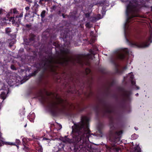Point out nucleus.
I'll return each instance as SVG.
<instances>
[{
  "mask_svg": "<svg viewBox=\"0 0 152 152\" xmlns=\"http://www.w3.org/2000/svg\"><path fill=\"white\" fill-rule=\"evenodd\" d=\"M89 119L86 116H81L80 121L76 123L74 121V125L72 127V139L65 136L63 139V142L73 143L78 145L79 148H83L86 145V141L89 140L91 136V131L89 129Z\"/></svg>",
  "mask_w": 152,
  "mask_h": 152,
  "instance_id": "nucleus-1",
  "label": "nucleus"
},
{
  "mask_svg": "<svg viewBox=\"0 0 152 152\" xmlns=\"http://www.w3.org/2000/svg\"><path fill=\"white\" fill-rule=\"evenodd\" d=\"M53 59L52 53H50L49 54L48 58H45V59H42L39 62L35 63L34 67L36 69H34L33 72L28 75V79L35 76L41 69L42 70L40 72L38 77V81L40 83L47 81L49 76L48 72L56 74V67L58 66L51 64Z\"/></svg>",
  "mask_w": 152,
  "mask_h": 152,
  "instance_id": "nucleus-2",
  "label": "nucleus"
},
{
  "mask_svg": "<svg viewBox=\"0 0 152 152\" xmlns=\"http://www.w3.org/2000/svg\"><path fill=\"white\" fill-rule=\"evenodd\" d=\"M142 7H148L145 5L144 0H132L129 1L126 6V22L125 24V28L127 23H129L134 18L140 17L139 12L140 9Z\"/></svg>",
  "mask_w": 152,
  "mask_h": 152,
  "instance_id": "nucleus-3",
  "label": "nucleus"
},
{
  "mask_svg": "<svg viewBox=\"0 0 152 152\" xmlns=\"http://www.w3.org/2000/svg\"><path fill=\"white\" fill-rule=\"evenodd\" d=\"M53 45L55 47L57 55V59L56 61V63L64 68L66 67L71 60V59L66 56L69 53V50L68 48H62L57 42H54Z\"/></svg>",
  "mask_w": 152,
  "mask_h": 152,
  "instance_id": "nucleus-4",
  "label": "nucleus"
},
{
  "mask_svg": "<svg viewBox=\"0 0 152 152\" xmlns=\"http://www.w3.org/2000/svg\"><path fill=\"white\" fill-rule=\"evenodd\" d=\"M58 101H52L49 102L47 107L53 116H56L64 112L66 106L63 104L64 100L61 98H57Z\"/></svg>",
  "mask_w": 152,
  "mask_h": 152,
  "instance_id": "nucleus-5",
  "label": "nucleus"
},
{
  "mask_svg": "<svg viewBox=\"0 0 152 152\" xmlns=\"http://www.w3.org/2000/svg\"><path fill=\"white\" fill-rule=\"evenodd\" d=\"M116 130V128L113 125L111 126L109 140L114 145L119 140L121 135L123 133L122 130L117 131Z\"/></svg>",
  "mask_w": 152,
  "mask_h": 152,
  "instance_id": "nucleus-6",
  "label": "nucleus"
},
{
  "mask_svg": "<svg viewBox=\"0 0 152 152\" xmlns=\"http://www.w3.org/2000/svg\"><path fill=\"white\" fill-rule=\"evenodd\" d=\"M151 37L150 36L146 39L145 41H141L140 42H130L129 40L127 39V41L129 42V45L132 47H136L140 48H146L150 45L149 42H152Z\"/></svg>",
  "mask_w": 152,
  "mask_h": 152,
  "instance_id": "nucleus-7",
  "label": "nucleus"
},
{
  "mask_svg": "<svg viewBox=\"0 0 152 152\" xmlns=\"http://www.w3.org/2000/svg\"><path fill=\"white\" fill-rule=\"evenodd\" d=\"M69 30L68 28H66L65 29H63L61 31L60 36L64 41V46L67 48L69 47L70 45L69 41H67L66 39L69 35Z\"/></svg>",
  "mask_w": 152,
  "mask_h": 152,
  "instance_id": "nucleus-8",
  "label": "nucleus"
},
{
  "mask_svg": "<svg viewBox=\"0 0 152 152\" xmlns=\"http://www.w3.org/2000/svg\"><path fill=\"white\" fill-rule=\"evenodd\" d=\"M63 74V75H65L64 77V79H68L69 81L74 84L75 86V84H76L77 82L79 81V77L77 76L76 77L74 76L73 74L71 72L69 73L64 72Z\"/></svg>",
  "mask_w": 152,
  "mask_h": 152,
  "instance_id": "nucleus-9",
  "label": "nucleus"
},
{
  "mask_svg": "<svg viewBox=\"0 0 152 152\" xmlns=\"http://www.w3.org/2000/svg\"><path fill=\"white\" fill-rule=\"evenodd\" d=\"M23 12H22L19 15H13L10 17V20L12 22V23L20 24L23 17Z\"/></svg>",
  "mask_w": 152,
  "mask_h": 152,
  "instance_id": "nucleus-10",
  "label": "nucleus"
},
{
  "mask_svg": "<svg viewBox=\"0 0 152 152\" xmlns=\"http://www.w3.org/2000/svg\"><path fill=\"white\" fill-rule=\"evenodd\" d=\"M123 92V96L124 97V99L123 100L124 102L129 101L130 99V96L132 94V92L131 91H127L125 90L124 89H122Z\"/></svg>",
  "mask_w": 152,
  "mask_h": 152,
  "instance_id": "nucleus-11",
  "label": "nucleus"
},
{
  "mask_svg": "<svg viewBox=\"0 0 152 152\" xmlns=\"http://www.w3.org/2000/svg\"><path fill=\"white\" fill-rule=\"evenodd\" d=\"M20 143L21 142L20 140L18 139H16L15 142L14 143L4 142L1 140H0V147L5 144L7 145H15L18 147V145H20Z\"/></svg>",
  "mask_w": 152,
  "mask_h": 152,
  "instance_id": "nucleus-12",
  "label": "nucleus"
},
{
  "mask_svg": "<svg viewBox=\"0 0 152 152\" xmlns=\"http://www.w3.org/2000/svg\"><path fill=\"white\" fill-rule=\"evenodd\" d=\"M35 35L33 34H31L29 36V38L28 39H26L25 41L26 44L30 45L32 42H34L35 41Z\"/></svg>",
  "mask_w": 152,
  "mask_h": 152,
  "instance_id": "nucleus-13",
  "label": "nucleus"
},
{
  "mask_svg": "<svg viewBox=\"0 0 152 152\" xmlns=\"http://www.w3.org/2000/svg\"><path fill=\"white\" fill-rule=\"evenodd\" d=\"M101 102L104 104L105 108V110L102 111V116L103 117H105V116L106 113L110 114L113 112V109H110L106 107V104L104 103V101L102 100H101Z\"/></svg>",
  "mask_w": 152,
  "mask_h": 152,
  "instance_id": "nucleus-14",
  "label": "nucleus"
},
{
  "mask_svg": "<svg viewBox=\"0 0 152 152\" xmlns=\"http://www.w3.org/2000/svg\"><path fill=\"white\" fill-rule=\"evenodd\" d=\"M119 66L118 64H115V73L116 74L121 75L123 73L124 70L127 69V67L126 66H125L123 67L122 69H119L118 68Z\"/></svg>",
  "mask_w": 152,
  "mask_h": 152,
  "instance_id": "nucleus-15",
  "label": "nucleus"
},
{
  "mask_svg": "<svg viewBox=\"0 0 152 152\" xmlns=\"http://www.w3.org/2000/svg\"><path fill=\"white\" fill-rule=\"evenodd\" d=\"M38 11V10H35L33 12L29 11L28 13L27 12L25 14V17L26 18L27 16L28 17V16H29V17L30 18H34V14L36 15L38 17H39V15L37 13Z\"/></svg>",
  "mask_w": 152,
  "mask_h": 152,
  "instance_id": "nucleus-16",
  "label": "nucleus"
},
{
  "mask_svg": "<svg viewBox=\"0 0 152 152\" xmlns=\"http://www.w3.org/2000/svg\"><path fill=\"white\" fill-rule=\"evenodd\" d=\"M39 99L41 103L44 104L45 102V99L42 91H40L37 95L36 97Z\"/></svg>",
  "mask_w": 152,
  "mask_h": 152,
  "instance_id": "nucleus-17",
  "label": "nucleus"
},
{
  "mask_svg": "<svg viewBox=\"0 0 152 152\" xmlns=\"http://www.w3.org/2000/svg\"><path fill=\"white\" fill-rule=\"evenodd\" d=\"M18 14V11L17 10L16 8H15L12 9H11L10 12L8 13V15H17Z\"/></svg>",
  "mask_w": 152,
  "mask_h": 152,
  "instance_id": "nucleus-18",
  "label": "nucleus"
},
{
  "mask_svg": "<svg viewBox=\"0 0 152 152\" xmlns=\"http://www.w3.org/2000/svg\"><path fill=\"white\" fill-rule=\"evenodd\" d=\"M82 58V56L79 55L77 57L76 59V60L77 62V63L83 65V64Z\"/></svg>",
  "mask_w": 152,
  "mask_h": 152,
  "instance_id": "nucleus-19",
  "label": "nucleus"
},
{
  "mask_svg": "<svg viewBox=\"0 0 152 152\" xmlns=\"http://www.w3.org/2000/svg\"><path fill=\"white\" fill-rule=\"evenodd\" d=\"M94 110L95 111L96 116H98L99 114L100 109L98 105H96L94 107Z\"/></svg>",
  "mask_w": 152,
  "mask_h": 152,
  "instance_id": "nucleus-20",
  "label": "nucleus"
},
{
  "mask_svg": "<svg viewBox=\"0 0 152 152\" xmlns=\"http://www.w3.org/2000/svg\"><path fill=\"white\" fill-rule=\"evenodd\" d=\"M130 152H141V150L139 145H137L133 148V151Z\"/></svg>",
  "mask_w": 152,
  "mask_h": 152,
  "instance_id": "nucleus-21",
  "label": "nucleus"
},
{
  "mask_svg": "<svg viewBox=\"0 0 152 152\" xmlns=\"http://www.w3.org/2000/svg\"><path fill=\"white\" fill-rule=\"evenodd\" d=\"M125 55L123 53H119L117 56L118 58L121 60H123L125 58Z\"/></svg>",
  "mask_w": 152,
  "mask_h": 152,
  "instance_id": "nucleus-22",
  "label": "nucleus"
},
{
  "mask_svg": "<svg viewBox=\"0 0 152 152\" xmlns=\"http://www.w3.org/2000/svg\"><path fill=\"white\" fill-rule=\"evenodd\" d=\"M28 140V141H31V139H26L25 138H24L22 139V141L23 142V144L24 145V146L25 145H26L27 144V143L28 142V140Z\"/></svg>",
  "mask_w": 152,
  "mask_h": 152,
  "instance_id": "nucleus-23",
  "label": "nucleus"
},
{
  "mask_svg": "<svg viewBox=\"0 0 152 152\" xmlns=\"http://www.w3.org/2000/svg\"><path fill=\"white\" fill-rule=\"evenodd\" d=\"M88 107V106H85L83 107H79L77 109V111L79 112H81L84 110H85Z\"/></svg>",
  "mask_w": 152,
  "mask_h": 152,
  "instance_id": "nucleus-24",
  "label": "nucleus"
},
{
  "mask_svg": "<svg viewBox=\"0 0 152 152\" xmlns=\"http://www.w3.org/2000/svg\"><path fill=\"white\" fill-rule=\"evenodd\" d=\"M46 12L45 10H43L40 16L41 18V19H43L45 16Z\"/></svg>",
  "mask_w": 152,
  "mask_h": 152,
  "instance_id": "nucleus-25",
  "label": "nucleus"
},
{
  "mask_svg": "<svg viewBox=\"0 0 152 152\" xmlns=\"http://www.w3.org/2000/svg\"><path fill=\"white\" fill-rule=\"evenodd\" d=\"M43 148L41 146L39 145L37 148L36 152H42Z\"/></svg>",
  "mask_w": 152,
  "mask_h": 152,
  "instance_id": "nucleus-26",
  "label": "nucleus"
},
{
  "mask_svg": "<svg viewBox=\"0 0 152 152\" xmlns=\"http://www.w3.org/2000/svg\"><path fill=\"white\" fill-rule=\"evenodd\" d=\"M6 95L5 93L3 92L1 93V94H0V96L1 98L3 100H4L6 98Z\"/></svg>",
  "mask_w": 152,
  "mask_h": 152,
  "instance_id": "nucleus-27",
  "label": "nucleus"
},
{
  "mask_svg": "<svg viewBox=\"0 0 152 152\" xmlns=\"http://www.w3.org/2000/svg\"><path fill=\"white\" fill-rule=\"evenodd\" d=\"M5 33L7 34H9L11 31V28H10L9 27L7 28H5Z\"/></svg>",
  "mask_w": 152,
  "mask_h": 152,
  "instance_id": "nucleus-28",
  "label": "nucleus"
},
{
  "mask_svg": "<svg viewBox=\"0 0 152 152\" xmlns=\"http://www.w3.org/2000/svg\"><path fill=\"white\" fill-rule=\"evenodd\" d=\"M106 7L105 6H103L102 7V12L103 15H104L105 14L106 10Z\"/></svg>",
  "mask_w": 152,
  "mask_h": 152,
  "instance_id": "nucleus-29",
  "label": "nucleus"
},
{
  "mask_svg": "<svg viewBox=\"0 0 152 152\" xmlns=\"http://www.w3.org/2000/svg\"><path fill=\"white\" fill-rule=\"evenodd\" d=\"M23 150L26 152H30L29 148L25 145H24V146Z\"/></svg>",
  "mask_w": 152,
  "mask_h": 152,
  "instance_id": "nucleus-30",
  "label": "nucleus"
},
{
  "mask_svg": "<svg viewBox=\"0 0 152 152\" xmlns=\"http://www.w3.org/2000/svg\"><path fill=\"white\" fill-rule=\"evenodd\" d=\"M5 11L2 8H0V15L2 16L3 14L5 13Z\"/></svg>",
  "mask_w": 152,
  "mask_h": 152,
  "instance_id": "nucleus-31",
  "label": "nucleus"
},
{
  "mask_svg": "<svg viewBox=\"0 0 152 152\" xmlns=\"http://www.w3.org/2000/svg\"><path fill=\"white\" fill-rule=\"evenodd\" d=\"M100 19V18H99L98 19H97V18L95 17H94L92 18L91 20V21L92 22H95L97 20H99Z\"/></svg>",
  "mask_w": 152,
  "mask_h": 152,
  "instance_id": "nucleus-32",
  "label": "nucleus"
},
{
  "mask_svg": "<svg viewBox=\"0 0 152 152\" xmlns=\"http://www.w3.org/2000/svg\"><path fill=\"white\" fill-rule=\"evenodd\" d=\"M35 6L36 9L35 10H38V8L39 7V5L37 4V1H35L34 2V4Z\"/></svg>",
  "mask_w": 152,
  "mask_h": 152,
  "instance_id": "nucleus-33",
  "label": "nucleus"
},
{
  "mask_svg": "<svg viewBox=\"0 0 152 152\" xmlns=\"http://www.w3.org/2000/svg\"><path fill=\"white\" fill-rule=\"evenodd\" d=\"M32 137H33V140L35 141V142H36L38 144H39V142H38V138H35L34 137H33V136H32Z\"/></svg>",
  "mask_w": 152,
  "mask_h": 152,
  "instance_id": "nucleus-34",
  "label": "nucleus"
},
{
  "mask_svg": "<svg viewBox=\"0 0 152 152\" xmlns=\"http://www.w3.org/2000/svg\"><path fill=\"white\" fill-rule=\"evenodd\" d=\"M109 88L107 89V91L104 93V94L106 96H108L109 94Z\"/></svg>",
  "mask_w": 152,
  "mask_h": 152,
  "instance_id": "nucleus-35",
  "label": "nucleus"
},
{
  "mask_svg": "<svg viewBox=\"0 0 152 152\" xmlns=\"http://www.w3.org/2000/svg\"><path fill=\"white\" fill-rule=\"evenodd\" d=\"M85 26L87 28H90L91 27V26L89 22H87L85 24Z\"/></svg>",
  "mask_w": 152,
  "mask_h": 152,
  "instance_id": "nucleus-36",
  "label": "nucleus"
},
{
  "mask_svg": "<svg viewBox=\"0 0 152 152\" xmlns=\"http://www.w3.org/2000/svg\"><path fill=\"white\" fill-rule=\"evenodd\" d=\"M43 1L45 2V0H39V2H38V3L39 4L41 5V6H43L44 4H43L42 3Z\"/></svg>",
  "mask_w": 152,
  "mask_h": 152,
  "instance_id": "nucleus-37",
  "label": "nucleus"
},
{
  "mask_svg": "<svg viewBox=\"0 0 152 152\" xmlns=\"http://www.w3.org/2000/svg\"><path fill=\"white\" fill-rule=\"evenodd\" d=\"M90 13H87L85 14V17L86 18H88L90 16Z\"/></svg>",
  "mask_w": 152,
  "mask_h": 152,
  "instance_id": "nucleus-38",
  "label": "nucleus"
},
{
  "mask_svg": "<svg viewBox=\"0 0 152 152\" xmlns=\"http://www.w3.org/2000/svg\"><path fill=\"white\" fill-rule=\"evenodd\" d=\"M57 8V6L56 5H54L51 7V9L55 10H56Z\"/></svg>",
  "mask_w": 152,
  "mask_h": 152,
  "instance_id": "nucleus-39",
  "label": "nucleus"
},
{
  "mask_svg": "<svg viewBox=\"0 0 152 152\" xmlns=\"http://www.w3.org/2000/svg\"><path fill=\"white\" fill-rule=\"evenodd\" d=\"M31 25L30 24H26L25 27L26 28H29L31 27Z\"/></svg>",
  "mask_w": 152,
  "mask_h": 152,
  "instance_id": "nucleus-40",
  "label": "nucleus"
},
{
  "mask_svg": "<svg viewBox=\"0 0 152 152\" xmlns=\"http://www.w3.org/2000/svg\"><path fill=\"white\" fill-rule=\"evenodd\" d=\"M89 52L92 54L94 55V51L92 49H90L89 50Z\"/></svg>",
  "mask_w": 152,
  "mask_h": 152,
  "instance_id": "nucleus-41",
  "label": "nucleus"
},
{
  "mask_svg": "<svg viewBox=\"0 0 152 152\" xmlns=\"http://www.w3.org/2000/svg\"><path fill=\"white\" fill-rule=\"evenodd\" d=\"M11 68L13 70H16V67L15 66H14L13 65H11Z\"/></svg>",
  "mask_w": 152,
  "mask_h": 152,
  "instance_id": "nucleus-42",
  "label": "nucleus"
},
{
  "mask_svg": "<svg viewBox=\"0 0 152 152\" xmlns=\"http://www.w3.org/2000/svg\"><path fill=\"white\" fill-rule=\"evenodd\" d=\"M87 56L90 59H92L91 56V54H88L87 55Z\"/></svg>",
  "mask_w": 152,
  "mask_h": 152,
  "instance_id": "nucleus-43",
  "label": "nucleus"
},
{
  "mask_svg": "<svg viewBox=\"0 0 152 152\" xmlns=\"http://www.w3.org/2000/svg\"><path fill=\"white\" fill-rule=\"evenodd\" d=\"M53 94L52 92L48 93V92H47V94L48 96H50V95H52Z\"/></svg>",
  "mask_w": 152,
  "mask_h": 152,
  "instance_id": "nucleus-44",
  "label": "nucleus"
},
{
  "mask_svg": "<svg viewBox=\"0 0 152 152\" xmlns=\"http://www.w3.org/2000/svg\"><path fill=\"white\" fill-rule=\"evenodd\" d=\"M25 10L27 11H29L30 7H26L25 8Z\"/></svg>",
  "mask_w": 152,
  "mask_h": 152,
  "instance_id": "nucleus-45",
  "label": "nucleus"
},
{
  "mask_svg": "<svg viewBox=\"0 0 152 152\" xmlns=\"http://www.w3.org/2000/svg\"><path fill=\"white\" fill-rule=\"evenodd\" d=\"M131 83L132 85L134 86L135 85L136 83L134 81L132 80L131 81Z\"/></svg>",
  "mask_w": 152,
  "mask_h": 152,
  "instance_id": "nucleus-46",
  "label": "nucleus"
},
{
  "mask_svg": "<svg viewBox=\"0 0 152 152\" xmlns=\"http://www.w3.org/2000/svg\"><path fill=\"white\" fill-rule=\"evenodd\" d=\"M68 92L72 93H74V91H73L71 89H70V90H68Z\"/></svg>",
  "mask_w": 152,
  "mask_h": 152,
  "instance_id": "nucleus-47",
  "label": "nucleus"
},
{
  "mask_svg": "<svg viewBox=\"0 0 152 152\" xmlns=\"http://www.w3.org/2000/svg\"><path fill=\"white\" fill-rule=\"evenodd\" d=\"M124 51L126 53H129V51L127 48H126L125 49V50H124Z\"/></svg>",
  "mask_w": 152,
  "mask_h": 152,
  "instance_id": "nucleus-48",
  "label": "nucleus"
},
{
  "mask_svg": "<svg viewBox=\"0 0 152 152\" xmlns=\"http://www.w3.org/2000/svg\"><path fill=\"white\" fill-rule=\"evenodd\" d=\"M49 139L48 138H46L45 137H44L43 139V140H49Z\"/></svg>",
  "mask_w": 152,
  "mask_h": 152,
  "instance_id": "nucleus-49",
  "label": "nucleus"
},
{
  "mask_svg": "<svg viewBox=\"0 0 152 152\" xmlns=\"http://www.w3.org/2000/svg\"><path fill=\"white\" fill-rule=\"evenodd\" d=\"M61 12L60 10H59L58 12V14L60 16H61Z\"/></svg>",
  "mask_w": 152,
  "mask_h": 152,
  "instance_id": "nucleus-50",
  "label": "nucleus"
},
{
  "mask_svg": "<svg viewBox=\"0 0 152 152\" xmlns=\"http://www.w3.org/2000/svg\"><path fill=\"white\" fill-rule=\"evenodd\" d=\"M122 2H126L129 1V0H121Z\"/></svg>",
  "mask_w": 152,
  "mask_h": 152,
  "instance_id": "nucleus-51",
  "label": "nucleus"
},
{
  "mask_svg": "<svg viewBox=\"0 0 152 152\" xmlns=\"http://www.w3.org/2000/svg\"><path fill=\"white\" fill-rule=\"evenodd\" d=\"M99 132L101 134H102V132L101 129H99Z\"/></svg>",
  "mask_w": 152,
  "mask_h": 152,
  "instance_id": "nucleus-52",
  "label": "nucleus"
},
{
  "mask_svg": "<svg viewBox=\"0 0 152 152\" xmlns=\"http://www.w3.org/2000/svg\"><path fill=\"white\" fill-rule=\"evenodd\" d=\"M87 69H88V71H89L88 72H86V74H88V73H90V72H91V70H90V69H87H87H86V70Z\"/></svg>",
  "mask_w": 152,
  "mask_h": 152,
  "instance_id": "nucleus-53",
  "label": "nucleus"
},
{
  "mask_svg": "<svg viewBox=\"0 0 152 152\" xmlns=\"http://www.w3.org/2000/svg\"><path fill=\"white\" fill-rule=\"evenodd\" d=\"M62 16L64 18H65V16L64 15V13H62Z\"/></svg>",
  "mask_w": 152,
  "mask_h": 152,
  "instance_id": "nucleus-54",
  "label": "nucleus"
},
{
  "mask_svg": "<svg viewBox=\"0 0 152 152\" xmlns=\"http://www.w3.org/2000/svg\"><path fill=\"white\" fill-rule=\"evenodd\" d=\"M45 2H47V1H50V0H45Z\"/></svg>",
  "mask_w": 152,
  "mask_h": 152,
  "instance_id": "nucleus-55",
  "label": "nucleus"
},
{
  "mask_svg": "<svg viewBox=\"0 0 152 152\" xmlns=\"http://www.w3.org/2000/svg\"><path fill=\"white\" fill-rule=\"evenodd\" d=\"M59 127L60 128H62V126L61 125V124H60L59 125Z\"/></svg>",
  "mask_w": 152,
  "mask_h": 152,
  "instance_id": "nucleus-56",
  "label": "nucleus"
},
{
  "mask_svg": "<svg viewBox=\"0 0 152 152\" xmlns=\"http://www.w3.org/2000/svg\"><path fill=\"white\" fill-rule=\"evenodd\" d=\"M130 78L132 79H133V76L132 75V76H131L130 77Z\"/></svg>",
  "mask_w": 152,
  "mask_h": 152,
  "instance_id": "nucleus-57",
  "label": "nucleus"
},
{
  "mask_svg": "<svg viewBox=\"0 0 152 152\" xmlns=\"http://www.w3.org/2000/svg\"><path fill=\"white\" fill-rule=\"evenodd\" d=\"M116 150L117 152H118V151L119 150V149L118 148H117Z\"/></svg>",
  "mask_w": 152,
  "mask_h": 152,
  "instance_id": "nucleus-58",
  "label": "nucleus"
},
{
  "mask_svg": "<svg viewBox=\"0 0 152 152\" xmlns=\"http://www.w3.org/2000/svg\"><path fill=\"white\" fill-rule=\"evenodd\" d=\"M138 93L136 94L135 95L136 96H138Z\"/></svg>",
  "mask_w": 152,
  "mask_h": 152,
  "instance_id": "nucleus-59",
  "label": "nucleus"
},
{
  "mask_svg": "<svg viewBox=\"0 0 152 152\" xmlns=\"http://www.w3.org/2000/svg\"><path fill=\"white\" fill-rule=\"evenodd\" d=\"M134 128L136 130H137L138 129V128L136 127H135Z\"/></svg>",
  "mask_w": 152,
  "mask_h": 152,
  "instance_id": "nucleus-60",
  "label": "nucleus"
},
{
  "mask_svg": "<svg viewBox=\"0 0 152 152\" xmlns=\"http://www.w3.org/2000/svg\"><path fill=\"white\" fill-rule=\"evenodd\" d=\"M137 89H139V87L137 86Z\"/></svg>",
  "mask_w": 152,
  "mask_h": 152,
  "instance_id": "nucleus-61",
  "label": "nucleus"
},
{
  "mask_svg": "<svg viewBox=\"0 0 152 152\" xmlns=\"http://www.w3.org/2000/svg\"><path fill=\"white\" fill-rule=\"evenodd\" d=\"M34 15H35V16H34V17H38V16L37 15H36L34 14Z\"/></svg>",
  "mask_w": 152,
  "mask_h": 152,
  "instance_id": "nucleus-62",
  "label": "nucleus"
},
{
  "mask_svg": "<svg viewBox=\"0 0 152 152\" xmlns=\"http://www.w3.org/2000/svg\"><path fill=\"white\" fill-rule=\"evenodd\" d=\"M26 125L24 126V127H26Z\"/></svg>",
  "mask_w": 152,
  "mask_h": 152,
  "instance_id": "nucleus-63",
  "label": "nucleus"
},
{
  "mask_svg": "<svg viewBox=\"0 0 152 152\" xmlns=\"http://www.w3.org/2000/svg\"><path fill=\"white\" fill-rule=\"evenodd\" d=\"M151 10L152 11V6L151 7Z\"/></svg>",
  "mask_w": 152,
  "mask_h": 152,
  "instance_id": "nucleus-64",
  "label": "nucleus"
}]
</instances>
